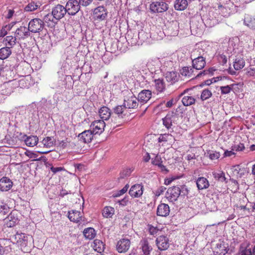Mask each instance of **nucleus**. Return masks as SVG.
Returning <instances> with one entry per match:
<instances>
[{"mask_svg":"<svg viewBox=\"0 0 255 255\" xmlns=\"http://www.w3.org/2000/svg\"><path fill=\"white\" fill-rule=\"evenodd\" d=\"M207 52L199 46L194 49L191 53L193 68L196 70L202 69L206 65Z\"/></svg>","mask_w":255,"mask_h":255,"instance_id":"1","label":"nucleus"},{"mask_svg":"<svg viewBox=\"0 0 255 255\" xmlns=\"http://www.w3.org/2000/svg\"><path fill=\"white\" fill-rule=\"evenodd\" d=\"M28 27L31 32L39 33L45 29L44 22L40 18H35L29 21Z\"/></svg>","mask_w":255,"mask_h":255,"instance_id":"2","label":"nucleus"},{"mask_svg":"<svg viewBox=\"0 0 255 255\" xmlns=\"http://www.w3.org/2000/svg\"><path fill=\"white\" fill-rule=\"evenodd\" d=\"M179 119V117L177 113L169 112L163 119V124L168 129H169L174 125L178 124Z\"/></svg>","mask_w":255,"mask_h":255,"instance_id":"3","label":"nucleus"},{"mask_svg":"<svg viewBox=\"0 0 255 255\" xmlns=\"http://www.w3.org/2000/svg\"><path fill=\"white\" fill-rule=\"evenodd\" d=\"M218 9H216L218 10L219 14L223 17H228L232 13L233 9L235 7L234 4L231 1H229L225 4H221V2L218 4Z\"/></svg>","mask_w":255,"mask_h":255,"instance_id":"4","label":"nucleus"},{"mask_svg":"<svg viewBox=\"0 0 255 255\" xmlns=\"http://www.w3.org/2000/svg\"><path fill=\"white\" fill-rule=\"evenodd\" d=\"M65 7L67 12L72 15L76 14L80 9V4L77 0H69Z\"/></svg>","mask_w":255,"mask_h":255,"instance_id":"5","label":"nucleus"},{"mask_svg":"<svg viewBox=\"0 0 255 255\" xmlns=\"http://www.w3.org/2000/svg\"><path fill=\"white\" fill-rule=\"evenodd\" d=\"M149 8L152 12L161 13L167 10L168 6L166 2L163 1H154L150 4Z\"/></svg>","mask_w":255,"mask_h":255,"instance_id":"6","label":"nucleus"},{"mask_svg":"<svg viewBox=\"0 0 255 255\" xmlns=\"http://www.w3.org/2000/svg\"><path fill=\"white\" fill-rule=\"evenodd\" d=\"M229 251V246L228 244L220 240L216 244L214 250V255H225Z\"/></svg>","mask_w":255,"mask_h":255,"instance_id":"7","label":"nucleus"},{"mask_svg":"<svg viewBox=\"0 0 255 255\" xmlns=\"http://www.w3.org/2000/svg\"><path fill=\"white\" fill-rule=\"evenodd\" d=\"M155 244L158 250L160 251H165L169 247V240L168 238L165 235H160L158 236L155 240Z\"/></svg>","mask_w":255,"mask_h":255,"instance_id":"8","label":"nucleus"},{"mask_svg":"<svg viewBox=\"0 0 255 255\" xmlns=\"http://www.w3.org/2000/svg\"><path fill=\"white\" fill-rule=\"evenodd\" d=\"M106 127V124L103 120H98L93 122L90 126V128L94 134H101Z\"/></svg>","mask_w":255,"mask_h":255,"instance_id":"9","label":"nucleus"},{"mask_svg":"<svg viewBox=\"0 0 255 255\" xmlns=\"http://www.w3.org/2000/svg\"><path fill=\"white\" fill-rule=\"evenodd\" d=\"M180 195L179 187L173 186L168 189L166 193V197L169 201L173 202L177 200Z\"/></svg>","mask_w":255,"mask_h":255,"instance_id":"10","label":"nucleus"},{"mask_svg":"<svg viewBox=\"0 0 255 255\" xmlns=\"http://www.w3.org/2000/svg\"><path fill=\"white\" fill-rule=\"evenodd\" d=\"M203 20L207 26L213 27L218 23L219 19L218 17L214 16V12L211 10L204 17Z\"/></svg>","mask_w":255,"mask_h":255,"instance_id":"11","label":"nucleus"},{"mask_svg":"<svg viewBox=\"0 0 255 255\" xmlns=\"http://www.w3.org/2000/svg\"><path fill=\"white\" fill-rule=\"evenodd\" d=\"M65 7L61 4H57L52 8V13L55 17V20H59L66 13Z\"/></svg>","mask_w":255,"mask_h":255,"instance_id":"12","label":"nucleus"},{"mask_svg":"<svg viewBox=\"0 0 255 255\" xmlns=\"http://www.w3.org/2000/svg\"><path fill=\"white\" fill-rule=\"evenodd\" d=\"M108 12L104 6H99L94 10V16L96 20H103L107 16Z\"/></svg>","mask_w":255,"mask_h":255,"instance_id":"13","label":"nucleus"},{"mask_svg":"<svg viewBox=\"0 0 255 255\" xmlns=\"http://www.w3.org/2000/svg\"><path fill=\"white\" fill-rule=\"evenodd\" d=\"M30 31L28 27L25 26H20L17 28L15 32V35L18 39H24L28 38L30 34Z\"/></svg>","mask_w":255,"mask_h":255,"instance_id":"14","label":"nucleus"},{"mask_svg":"<svg viewBox=\"0 0 255 255\" xmlns=\"http://www.w3.org/2000/svg\"><path fill=\"white\" fill-rule=\"evenodd\" d=\"M139 250H141L140 255H150L152 248L146 239H143L139 243Z\"/></svg>","mask_w":255,"mask_h":255,"instance_id":"15","label":"nucleus"},{"mask_svg":"<svg viewBox=\"0 0 255 255\" xmlns=\"http://www.w3.org/2000/svg\"><path fill=\"white\" fill-rule=\"evenodd\" d=\"M151 97V92L148 90H143L138 95L137 98L141 105L147 103Z\"/></svg>","mask_w":255,"mask_h":255,"instance_id":"16","label":"nucleus"},{"mask_svg":"<svg viewBox=\"0 0 255 255\" xmlns=\"http://www.w3.org/2000/svg\"><path fill=\"white\" fill-rule=\"evenodd\" d=\"M130 245V241L127 239H123L118 241L117 245L118 251L120 253H125L129 248Z\"/></svg>","mask_w":255,"mask_h":255,"instance_id":"17","label":"nucleus"},{"mask_svg":"<svg viewBox=\"0 0 255 255\" xmlns=\"http://www.w3.org/2000/svg\"><path fill=\"white\" fill-rule=\"evenodd\" d=\"M129 194L134 198L140 197L143 194L142 185L137 184L132 186L129 191Z\"/></svg>","mask_w":255,"mask_h":255,"instance_id":"18","label":"nucleus"},{"mask_svg":"<svg viewBox=\"0 0 255 255\" xmlns=\"http://www.w3.org/2000/svg\"><path fill=\"white\" fill-rule=\"evenodd\" d=\"M14 239L17 243H19L21 247H26L28 246V240L30 237L23 233H16L14 236Z\"/></svg>","mask_w":255,"mask_h":255,"instance_id":"19","label":"nucleus"},{"mask_svg":"<svg viewBox=\"0 0 255 255\" xmlns=\"http://www.w3.org/2000/svg\"><path fill=\"white\" fill-rule=\"evenodd\" d=\"M138 101L136 97L132 96L124 100V105L127 109H134L138 107Z\"/></svg>","mask_w":255,"mask_h":255,"instance_id":"20","label":"nucleus"},{"mask_svg":"<svg viewBox=\"0 0 255 255\" xmlns=\"http://www.w3.org/2000/svg\"><path fill=\"white\" fill-rule=\"evenodd\" d=\"M12 185V182L8 177H3L0 179V190L1 191H8Z\"/></svg>","mask_w":255,"mask_h":255,"instance_id":"21","label":"nucleus"},{"mask_svg":"<svg viewBox=\"0 0 255 255\" xmlns=\"http://www.w3.org/2000/svg\"><path fill=\"white\" fill-rule=\"evenodd\" d=\"M170 213V208L168 205L164 203L160 204L157 208L156 214L158 216L167 217Z\"/></svg>","mask_w":255,"mask_h":255,"instance_id":"22","label":"nucleus"},{"mask_svg":"<svg viewBox=\"0 0 255 255\" xmlns=\"http://www.w3.org/2000/svg\"><path fill=\"white\" fill-rule=\"evenodd\" d=\"M94 133L93 131L90 129L85 130L83 132L80 133L78 135V137L80 138L81 141H82L84 143H89L91 141L93 138V135Z\"/></svg>","mask_w":255,"mask_h":255,"instance_id":"23","label":"nucleus"},{"mask_svg":"<svg viewBox=\"0 0 255 255\" xmlns=\"http://www.w3.org/2000/svg\"><path fill=\"white\" fill-rule=\"evenodd\" d=\"M111 110L106 106L101 107L99 110V115L101 120L107 121L109 119L111 116Z\"/></svg>","mask_w":255,"mask_h":255,"instance_id":"24","label":"nucleus"},{"mask_svg":"<svg viewBox=\"0 0 255 255\" xmlns=\"http://www.w3.org/2000/svg\"><path fill=\"white\" fill-rule=\"evenodd\" d=\"M68 217L71 221L77 223L80 222L82 220L81 212L76 210L69 211Z\"/></svg>","mask_w":255,"mask_h":255,"instance_id":"25","label":"nucleus"},{"mask_svg":"<svg viewBox=\"0 0 255 255\" xmlns=\"http://www.w3.org/2000/svg\"><path fill=\"white\" fill-rule=\"evenodd\" d=\"M126 107L124 105H119L113 109L114 113L120 119H123L126 115Z\"/></svg>","mask_w":255,"mask_h":255,"instance_id":"26","label":"nucleus"},{"mask_svg":"<svg viewBox=\"0 0 255 255\" xmlns=\"http://www.w3.org/2000/svg\"><path fill=\"white\" fill-rule=\"evenodd\" d=\"M197 187L199 190L207 189L209 186L208 180L205 177H199L196 180Z\"/></svg>","mask_w":255,"mask_h":255,"instance_id":"27","label":"nucleus"},{"mask_svg":"<svg viewBox=\"0 0 255 255\" xmlns=\"http://www.w3.org/2000/svg\"><path fill=\"white\" fill-rule=\"evenodd\" d=\"M40 5L41 4L38 1H31L25 6L24 10L27 12L33 11L39 7Z\"/></svg>","mask_w":255,"mask_h":255,"instance_id":"28","label":"nucleus"},{"mask_svg":"<svg viewBox=\"0 0 255 255\" xmlns=\"http://www.w3.org/2000/svg\"><path fill=\"white\" fill-rule=\"evenodd\" d=\"M154 82V86L157 91L162 92L165 90L166 86L163 79H155Z\"/></svg>","mask_w":255,"mask_h":255,"instance_id":"29","label":"nucleus"},{"mask_svg":"<svg viewBox=\"0 0 255 255\" xmlns=\"http://www.w3.org/2000/svg\"><path fill=\"white\" fill-rule=\"evenodd\" d=\"M188 5L187 0H176L174 2V8L177 10H183Z\"/></svg>","mask_w":255,"mask_h":255,"instance_id":"30","label":"nucleus"},{"mask_svg":"<svg viewBox=\"0 0 255 255\" xmlns=\"http://www.w3.org/2000/svg\"><path fill=\"white\" fill-rule=\"evenodd\" d=\"M24 140L26 145L32 147L37 144L38 139L36 136L31 135L27 136Z\"/></svg>","mask_w":255,"mask_h":255,"instance_id":"31","label":"nucleus"},{"mask_svg":"<svg viewBox=\"0 0 255 255\" xmlns=\"http://www.w3.org/2000/svg\"><path fill=\"white\" fill-rule=\"evenodd\" d=\"M177 73L176 72H167L165 74V78L167 82L174 83L177 81Z\"/></svg>","mask_w":255,"mask_h":255,"instance_id":"32","label":"nucleus"},{"mask_svg":"<svg viewBox=\"0 0 255 255\" xmlns=\"http://www.w3.org/2000/svg\"><path fill=\"white\" fill-rule=\"evenodd\" d=\"M11 54L10 47H5L0 49V59L4 60L9 57Z\"/></svg>","mask_w":255,"mask_h":255,"instance_id":"33","label":"nucleus"},{"mask_svg":"<svg viewBox=\"0 0 255 255\" xmlns=\"http://www.w3.org/2000/svg\"><path fill=\"white\" fill-rule=\"evenodd\" d=\"M83 234L86 238L89 240L93 239L96 236L95 231L92 228H88L84 229Z\"/></svg>","mask_w":255,"mask_h":255,"instance_id":"34","label":"nucleus"},{"mask_svg":"<svg viewBox=\"0 0 255 255\" xmlns=\"http://www.w3.org/2000/svg\"><path fill=\"white\" fill-rule=\"evenodd\" d=\"M213 177L216 180L221 182H227L226 178L225 177V173L222 171H219L218 172L213 171L212 172Z\"/></svg>","mask_w":255,"mask_h":255,"instance_id":"35","label":"nucleus"},{"mask_svg":"<svg viewBox=\"0 0 255 255\" xmlns=\"http://www.w3.org/2000/svg\"><path fill=\"white\" fill-rule=\"evenodd\" d=\"M244 23L248 27L255 29V18L252 17L250 15H247L245 16Z\"/></svg>","mask_w":255,"mask_h":255,"instance_id":"36","label":"nucleus"},{"mask_svg":"<svg viewBox=\"0 0 255 255\" xmlns=\"http://www.w3.org/2000/svg\"><path fill=\"white\" fill-rule=\"evenodd\" d=\"M104 245L103 243L99 240H95L94 241L93 248L94 250L98 253H101L104 251Z\"/></svg>","mask_w":255,"mask_h":255,"instance_id":"37","label":"nucleus"},{"mask_svg":"<svg viewBox=\"0 0 255 255\" xmlns=\"http://www.w3.org/2000/svg\"><path fill=\"white\" fill-rule=\"evenodd\" d=\"M115 213L114 208L110 206L105 207L103 210V215L105 218H111Z\"/></svg>","mask_w":255,"mask_h":255,"instance_id":"38","label":"nucleus"},{"mask_svg":"<svg viewBox=\"0 0 255 255\" xmlns=\"http://www.w3.org/2000/svg\"><path fill=\"white\" fill-rule=\"evenodd\" d=\"M44 146L46 147H51L53 146L55 143V140L53 137H46L44 138L42 141Z\"/></svg>","mask_w":255,"mask_h":255,"instance_id":"39","label":"nucleus"},{"mask_svg":"<svg viewBox=\"0 0 255 255\" xmlns=\"http://www.w3.org/2000/svg\"><path fill=\"white\" fill-rule=\"evenodd\" d=\"M182 102L184 106H190L195 102V99L192 96H185L182 99Z\"/></svg>","mask_w":255,"mask_h":255,"instance_id":"40","label":"nucleus"},{"mask_svg":"<svg viewBox=\"0 0 255 255\" xmlns=\"http://www.w3.org/2000/svg\"><path fill=\"white\" fill-rule=\"evenodd\" d=\"M215 70H216L214 68H210L207 70H204L199 73L196 76V77L199 78L202 76H211L213 75L214 72L215 71Z\"/></svg>","mask_w":255,"mask_h":255,"instance_id":"41","label":"nucleus"},{"mask_svg":"<svg viewBox=\"0 0 255 255\" xmlns=\"http://www.w3.org/2000/svg\"><path fill=\"white\" fill-rule=\"evenodd\" d=\"M16 37L12 36H7L4 38V41L6 45H9L10 47H13L16 44Z\"/></svg>","mask_w":255,"mask_h":255,"instance_id":"42","label":"nucleus"},{"mask_svg":"<svg viewBox=\"0 0 255 255\" xmlns=\"http://www.w3.org/2000/svg\"><path fill=\"white\" fill-rule=\"evenodd\" d=\"M245 64V62L244 59L237 58L235 60L233 66L236 70H239L244 67Z\"/></svg>","mask_w":255,"mask_h":255,"instance_id":"43","label":"nucleus"},{"mask_svg":"<svg viewBox=\"0 0 255 255\" xmlns=\"http://www.w3.org/2000/svg\"><path fill=\"white\" fill-rule=\"evenodd\" d=\"M193 69L191 67H184L181 70L180 73L182 76L188 77L192 76Z\"/></svg>","mask_w":255,"mask_h":255,"instance_id":"44","label":"nucleus"},{"mask_svg":"<svg viewBox=\"0 0 255 255\" xmlns=\"http://www.w3.org/2000/svg\"><path fill=\"white\" fill-rule=\"evenodd\" d=\"M147 230L149 234L154 237L159 235V232H160V230L156 227H154L151 225H147Z\"/></svg>","mask_w":255,"mask_h":255,"instance_id":"45","label":"nucleus"},{"mask_svg":"<svg viewBox=\"0 0 255 255\" xmlns=\"http://www.w3.org/2000/svg\"><path fill=\"white\" fill-rule=\"evenodd\" d=\"M43 21L47 23L49 25H50L51 23H56L57 20H55L53 14L52 13H48L44 16L43 18Z\"/></svg>","mask_w":255,"mask_h":255,"instance_id":"46","label":"nucleus"},{"mask_svg":"<svg viewBox=\"0 0 255 255\" xmlns=\"http://www.w3.org/2000/svg\"><path fill=\"white\" fill-rule=\"evenodd\" d=\"M10 211V208L8 206L3 203L1 202L0 203V214L1 215H7Z\"/></svg>","mask_w":255,"mask_h":255,"instance_id":"47","label":"nucleus"},{"mask_svg":"<svg viewBox=\"0 0 255 255\" xmlns=\"http://www.w3.org/2000/svg\"><path fill=\"white\" fill-rule=\"evenodd\" d=\"M173 138V136L171 134L168 133H164L161 134L159 135L158 137V140L159 142H161L162 141H167L169 140H172Z\"/></svg>","mask_w":255,"mask_h":255,"instance_id":"48","label":"nucleus"},{"mask_svg":"<svg viewBox=\"0 0 255 255\" xmlns=\"http://www.w3.org/2000/svg\"><path fill=\"white\" fill-rule=\"evenodd\" d=\"M234 86V84H232L225 86H221L220 87L221 94L223 95L229 94L232 90H233Z\"/></svg>","mask_w":255,"mask_h":255,"instance_id":"49","label":"nucleus"},{"mask_svg":"<svg viewBox=\"0 0 255 255\" xmlns=\"http://www.w3.org/2000/svg\"><path fill=\"white\" fill-rule=\"evenodd\" d=\"M212 92L208 89L203 90L201 95V99L202 101H205L212 96Z\"/></svg>","mask_w":255,"mask_h":255,"instance_id":"50","label":"nucleus"},{"mask_svg":"<svg viewBox=\"0 0 255 255\" xmlns=\"http://www.w3.org/2000/svg\"><path fill=\"white\" fill-rule=\"evenodd\" d=\"M133 171V169L132 168H126L124 169L120 174V178L123 179L129 176L132 171Z\"/></svg>","mask_w":255,"mask_h":255,"instance_id":"51","label":"nucleus"},{"mask_svg":"<svg viewBox=\"0 0 255 255\" xmlns=\"http://www.w3.org/2000/svg\"><path fill=\"white\" fill-rule=\"evenodd\" d=\"M149 34L145 32L143 30H141V31L138 32V37L139 39H140L141 42H145L146 41L148 38Z\"/></svg>","mask_w":255,"mask_h":255,"instance_id":"52","label":"nucleus"},{"mask_svg":"<svg viewBox=\"0 0 255 255\" xmlns=\"http://www.w3.org/2000/svg\"><path fill=\"white\" fill-rule=\"evenodd\" d=\"M207 156L211 160H215L218 159L220 156L219 152L217 151H211L207 153Z\"/></svg>","mask_w":255,"mask_h":255,"instance_id":"53","label":"nucleus"},{"mask_svg":"<svg viewBox=\"0 0 255 255\" xmlns=\"http://www.w3.org/2000/svg\"><path fill=\"white\" fill-rule=\"evenodd\" d=\"M128 187H129V186L128 184L126 185L123 188V189H122L121 190L118 191L117 193L114 194L113 195V196L115 197H119V196L123 195L128 191Z\"/></svg>","mask_w":255,"mask_h":255,"instance_id":"54","label":"nucleus"},{"mask_svg":"<svg viewBox=\"0 0 255 255\" xmlns=\"http://www.w3.org/2000/svg\"><path fill=\"white\" fill-rule=\"evenodd\" d=\"M166 189V187L164 186H160L154 191V193L156 196L158 197L163 194Z\"/></svg>","mask_w":255,"mask_h":255,"instance_id":"55","label":"nucleus"},{"mask_svg":"<svg viewBox=\"0 0 255 255\" xmlns=\"http://www.w3.org/2000/svg\"><path fill=\"white\" fill-rule=\"evenodd\" d=\"M162 163L161 157L159 155H157L155 156L154 159H152V163L153 165L159 166Z\"/></svg>","mask_w":255,"mask_h":255,"instance_id":"56","label":"nucleus"},{"mask_svg":"<svg viewBox=\"0 0 255 255\" xmlns=\"http://www.w3.org/2000/svg\"><path fill=\"white\" fill-rule=\"evenodd\" d=\"M179 190L180 192V195L182 196H185L188 194V189L185 185L181 186V188L179 187Z\"/></svg>","mask_w":255,"mask_h":255,"instance_id":"57","label":"nucleus"},{"mask_svg":"<svg viewBox=\"0 0 255 255\" xmlns=\"http://www.w3.org/2000/svg\"><path fill=\"white\" fill-rule=\"evenodd\" d=\"M245 146L243 143H240L239 144L235 145L233 146V150L236 151H242L244 149Z\"/></svg>","mask_w":255,"mask_h":255,"instance_id":"58","label":"nucleus"},{"mask_svg":"<svg viewBox=\"0 0 255 255\" xmlns=\"http://www.w3.org/2000/svg\"><path fill=\"white\" fill-rule=\"evenodd\" d=\"M51 171L54 174L58 172L62 171L65 170V169L63 167H55L53 166L50 167Z\"/></svg>","mask_w":255,"mask_h":255,"instance_id":"59","label":"nucleus"},{"mask_svg":"<svg viewBox=\"0 0 255 255\" xmlns=\"http://www.w3.org/2000/svg\"><path fill=\"white\" fill-rule=\"evenodd\" d=\"M93 0H79V2L80 5L83 6H87L89 5Z\"/></svg>","mask_w":255,"mask_h":255,"instance_id":"60","label":"nucleus"},{"mask_svg":"<svg viewBox=\"0 0 255 255\" xmlns=\"http://www.w3.org/2000/svg\"><path fill=\"white\" fill-rule=\"evenodd\" d=\"M247 74L248 76L255 77V68H249L247 72Z\"/></svg>","mask_w":255,"mask_h":255,"instance_id":"61","label":"nucleus"},{"mask_svg":"<svg viewBox=\"0 0 255 255\" xmlns=\"http://www.w3.org/2000/svg\"><path fill=\"white\" fill-rule=\"evenodd\" d=\"M128 202V199L127 198H124L122 200H119L118 201V202L119 203V204L122 206H126L127 205Z\"/></svg>","mask_w":255,"mask_h":255,"instance_id":"62","label":"nucleus"},{"mask_svg":"<svg viewBox=\"0 0 255 255\" xmlns=\"http://www.w3.org/2000/svg\"><path fill=\"white\" fill-rule=\"evenodd\" d=\"M69 141L67 139L63 140L60 142V146L63 148H65L68 144Z\"/></svg>","mask_w":255,"mask_h":255,"instance_id":"63","label":"nucleus"},{"mask_svg":"<svg viewBox=\"0 0 255 255\" xmlns=\"http://www.w3.org/2000/svg\"><path fill=\"white\" fill-rule=\"evenodd\" d=\"M252 255V252L251 249H245L241 253V255Z\"/></svg>","mask_w":255,"mask_h":255,"instance_id":"64","label":"nucleus"}]
</instances>
